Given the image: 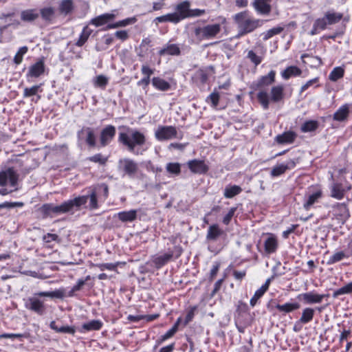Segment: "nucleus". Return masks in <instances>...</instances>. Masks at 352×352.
I'll return each instance as SVG.
<instances>
[{
    "mask_svg": "<svg viewBox=\"0 0 352 352\" xmlns=\"http://www.w3.org/2000/svg\"><path fill=\"white\" fill-rule=\"evenodd\" d=\"M89 199V208L96 209L98 208V201L96 192H93L90 195H82L69 199L59 206L53 204H45L43 208L45 211L56 214H63L73 210H78L85 206Z\"/></svg>",
    "mask_w": 352,
    "mask_h": 352,
    "instance_id": "f257e3e1",
    "label": "nucleus"
},
{
    "mask_svg": "<svg viewBox=\"0 0 352 352\" xmlns=\"http://www.w3.org/2000/svg\"><path fill=\"white\" fill-rule=\"evenodd\" d=\"M124 131L120 132L118 135V142L127 148L129 151L135 154H142L147 149L144 148L146 138L145 135L140 131L124 127Z\"/></svg>",
    "mask_w": 352,
    "mask_h": 352,
    "instance_id": "f03ea898",
    "label": "nucleus"
},
{
    "mask_svg": "<svg viewBox=\"0 0 352 352\" xmlns=\"http://www.w3.org/2000/svg\"><path fill=\"white\" fill-rule=\"evenodd\" d=\"M40 297H49L51 298H63L65 297V289L60 288L52 292H39L35 293L33 296L28 298L25 302V307L38 315H43L46 307L44 301Z\"/></svg>",
    "mask_w": 352,
    "mask_h": 352,
    "instance_id": "7ed1b4c3",
    "label": "nucleus"
},
{
    "mask_svg": "<svg viewBox=\"0 0 352 352\" xmlns=\"http://www.w3.org/2000/svg\"><path fill=\"white\" fill-rule=\"evenodd\" d=\"M234 19L239 29V36L249 34L263 24V20L251 17L247 12L235 14Z\"/></svg>",
    "mask_w": 352,
    "mask_h": 352,
    "instance_id": "20e7f679",
    "label": "nucleus"
},
{
    "mask_svg": "<svg viewBox=\"0 0 352 352\" xmlns=\"http://www.w3.org/2000/svg\"><path fill=\"white\" fill-rule=\"evenodd\" d=\"M226 19L223 16L218 18V22L213 24H208L203 27L195 28L194 34L198 41L213 39L221 31L223 25L226 24Z\"/></svg>",
    "mask_w": 352,
    "mask_h": 352,
    "instance_id": "39448f33",
    "label": "nucleus"
},
{
    "mask_svg": "<svg viewBox=\"0 0 352 352\" xmlns=\"http://www.w3.org/2000/svg\"><path fill=\"white\" fill-rule=\"evenodd\" d=\"M284 98V86L278 85L272 87L270 94L265 89L258 91L257 98L264 109H267L270 102L277 103Z\"/></svg>",
    "mask_w": 352,
    "mask_h": 352,
    "instance_id": "423d86ee",
    "label": "nucleus"
},
{
    "mask_svg": "<svg viewBox=\"0 0 352 352\" xmlns=\"http://www.w3.org/2000/svg\"><path fill=\"white\" fill-rule=\"evenodd\" d=\"M19 175L12 168L0 172V186H8L10 189H0V195H6L18 190Z\"/></svg>",
    "mask_w": 352,
    "mask_h": 352,
    "instance_id": "0eeeda50",
    "label": "nucleus"
},
{
    "mask_svg": "<svg viewBox=\"0 0 352 352\" xmlns=\"http://www.w3.org/2000/svg\"><path fill=\"white\" fill-rule=\"evenodd\" d=\"M182 252L183 250L181 246L175 245L172 250H168V251L166 253L160 255L153 256L151 261L157 268H160L166 265L172 258H178L181 256Z\"/></svg>",
    "mask_w": 352,
    "mask_h": 352,
    "instance_id": "6e6552de",
    "label": "nucleus"
},
{
    "mask_svg": "<svg viewBox=\"0 0 352 352\" xmlns=\"http://www.w3.org/2000/svg\"><path fill=\"white\" fill-rule=\"evenodd\" d=\"M118 167L120 171L130 178H134L138 171V164L129 158L120 159Z\"/></svg>",
    "mask_w": 352,
    "mask_h": 352,
    "instance_id": "1a4fd4ad",
    "label": "nucleus"
},
{
    "mask_svg": "<svg viewBox=\"0 0 352 352\" xmlns=\"http://www.w3.org/2000/svg\"><path fill=\"white\" fill-rule=\"evenodd\" d=\"M177 129L173 126H159L155 131V137L158 141H165L178 138ZM182 138V136L179 137Z\"/></svg>",
    "mask_w": 352,
    "mask_h": 352,
    "instance_id": "9d476101",
    "label": "nucleus"
},
{
    "mask_svg": "<svg viewBox=\"0 0 352 352\" xmlns=\"http://www.w3.org/2000/svg\"><path fill=\"white\" fill-rule=\"evenodd\" d=\"M322 190L319 187L313 188L310 190L307 196V199L303 204V207L306 210H309L311 207L318 201L322 197Z\"/></svg>",
    "mask_w": 352,
    "mask_h": 352,
    "instance_id": "9b49d317",
    "label": "nucleus"
},
{
    "mask_svg": "<svg viewBox=\"0 0 352 352\" xmlns=\"http://www.w3.org/2000/svg\"><path fill=\"white\" fill-rule=\"evenodd\" d=\"M296 165L294 160H289L286 162H283L274 166L270 172V175L272 177H276L284 174L287 170L294 168Z\"/></svg>",
    "mask_w": 352,
    "mask_h": 352,
    "instance_id": "f8f14e48",
    "label": "nucleus"
},
{
    "mask_svg": "<svg viewBox=\"0 0 352 352\" xmlns=\"http://www.w3.org/2000/svg\"><path fill=\"white\" fill-rule=\"evenodd\" d=\"M187 166L190 170L195 174L203 175L206 173L208 170V166L204 160H192L187 162Z\"/></svg>",
    "mask_w": 352,
    "mask_h": 352,
    "instance_id": "ddd939ff",
    "label": "nucleus"
},
{
    "mask_svg": "<svg viewBox=\"0 0 352 352\" xmlns=\"http://www.w3.org/2000/svg\"><path fill=\"white\" fill-rule=\"evenodd\" d=\"M79 140H85L87 144L94 147L96 146V135L94 130L90 127H84L77 133Z\"/></svg>",
    "mask_w": 352,
    "mask_h": 352,
    "instance_id": "4468645a",
    "label": "nucleus"
},
{
    "mask_svg": "<svg viewBox=\"0 0 352 352\" xmlns=\"http://www.w3.org/2000/svg\"><path fill=\"white\" fill-rule=\"evenodd\" d=\"M116 127L113 125L106 126L100 133V141L102 146L108 145L116 135Z\"/></svg>",
    "mask_w": 352,
    "mask_h": 352,
    "instance_id": "2eb2a0df",
    "label": "nucleus"
},
{
    "mask_svg": "<svg viewBox=\"0 0 352 352\" xmlns=\"http://www.w3.org/2000/svg\"><path fill=\"white\" fill-rule=\"evenodd\" d=\"M332 213L336 219L346 221L350 217L347 206L344 203H337L332 206Z\"/></svg>",
    "mask_w": 352,
    "mask_h": 352,
    "instance_id": "dca6fc26",
    "label": "nucleus"
},
{
    "mask_svg": "<svg viewBox=\"0 0 352 352\" xmlns=\"http://www.w3.org/2000/svg\"><path fill=\"white\" fill-rule=\"evenodd\" d=\"M190 3L188 1H184L177 5L175 12H173L176 15L178 23L184 19L189 18L190 14Z\"/></svg>",
    "mask_w": 352,
    "mask_h": 352,
    "instance_id": "f3484780",
    "label": "nucleus"
},
{
    "mask_svg": "<svg viewBox=\"0 0 352 352\" xmlns=\"http://www.w3.org/2000/svg\"><path fill=\"white\" fill-rule=\"evenodd\" d=\"M44 72V61L43 60H39L29 67L26 76L27 78H36L43 75Z\"/></svg>",
    "mask_w": 352,
    "mask_h": 352,
    "instance_id": "a211bd4d",
    "label": "nucleus"
},
{
    "mask_svg": "<svg viewBox=\"0 0 352 352\" xmlns=\"http://www.w3.org/2000/svg\"><path fill=\"white\" fill-rule=\"evenodd\" d=\"M298 298L302 299L305 304L312 305L320 303L323 300V296L311 291L299 294Z\"/></svg>",
    "mask_w": 352,
    "mask_h": 352,
    "instance_id": "6ab92c4d",
    "label": "nucleus"
},
{
    "mask_svg": "<svg viewBox=\"0 0 352 352\" xmlns=\"http://www.w3.org/2000/svg\"><path fill=\"white\" fill-rule=\"evenodd\" d=\"M275 76L276 72L271 70L267 75L261 76L256 82H255L254 85L256 88L258 89L259 91L264 89L263 87L270 86L275 81Z\"/></svg>",
    "mask_w": 352,
    "mask_h": 352,
    "instance_id": "aec40b11",
    "label": "nucleus"
},
{
    "mask_svg": "<svg viewBox=\"0 0 352 352\" xmlns=\"http://www.w3.org/2000/svg\"><path fill=\"white\" fill-rule=\"evenodd\" d=\"M223 234V230L217 224H212L208 227L206 239L208 242H215Z\"/></svg>",
    "mask_w": 352,
    "mask_h": 352,
    "instance_id": "412c9836",
    "label": "nucleus"
},
{
    "mask_svg": "<svg viewBox=\"0 0 352 352\" xmlns=\"http://www.w3.org/2000/svg\"><path fill=\"white\" fill-rule=\"evenodd\" d=\"M116 10L113 11L111 13H105L101 15H99L91 19V23L94 25L96 27H99L103 25L107 24L108 22L113 21L116 16V14L115 13Z\"/></svg>",
    "mask_w": 352,
    "mask_h": 352,
    "instance_id": "4be33fe9",
    "label": "nucleus"
},
{
    "mask_svg": "<svg viewBox=\"0 0 352 352\" xmlns=\"http://www.w3.org/2000/svg\"><path fill=\"white\" fill-rule=\"evenodd\" d=\"M272 0H254L252 6L256 11L261 14H268L271 11L270 3Z\"/></svg>",
    "mask_w": 352,
    "mask_h": 352,
    "instance_id": "5701e85b",
    "label": "nucleus"
},
{
    "mask_svg": "<svg viewBox=\"0 0 352 352\" xmlns=\"http://www.w3.org/2000/svg\"><path fill=\"white\" fill-rule=\"evenodd\" d=\"M331 197L338 200H341L344 198L345 194V188L342 184L338 182H333L330 186Z\"/></svg>",
    "mask_w": 352,
    "mask_h": 352,
    "instance_id": "b1692460",
    "label": "nucleus"
},
{
    "mask_svg": "<svg viewBox=\"0 0 352 352\" xmlns=\"http://www.w3.org/2000/svg\"><path fill=\"white\" fill-rule=\"evenodd\" d=\"M296 134L294 131H286L282 134L278 135L275 138V140L280 144H292L294 142Z\"/></svg>",
    "mask_w": 352,
    "mask_h": 352,
    "instance_id": "393cba45",
    "label": "nucleus"
},
{
    "mask_svg": "<svg viewBox=\"0 0 352 352\" xmlns=\"http://www.w3.org/2000/svg\"><path fill=\"white\" fill-rule=\"evenodd\" d=\"M39 17V12L37 9H27L21 11V19L23 22L32 23Z\"/></svg>",
    "mask_w": 352,
    "mask_h": 352,
    "instance_id": "a878e982",
    "label": "nucleus"
},
{
    "mask_svg": "<svg viewBox=\"0 0 352 352\" xmlns=\"http://www.w3.org/2000/svg\"><path fill=\"white\" fill-rule=\"evenodd\" d=\"M181 53L180 48L177 44H166L159 51L160 56L170 55L179 56Z\"/></svg>",
    "mask_w": 352,
    "mask_h": 352,
    "instance_id": "bb28decb",
    "label": "nucleus"
},
{
    "mask_svg": "<svg viewBox=\"0 0 352 352\" xmlns=\"http://www.w3.org/2000/svg\"><path fill=\"white\" fill-rule=\"evenodd\" d=\"M350 107V104H344L340 107L333 114V120L339 122L346 120L349 113Z\"/></svg>",
    "mask_w": 352,
    "mask_h": 352,
    "instance_id": "cd10ccee",
    "label": "nucleus"
},
{
    "mask_svg": "<svg viewBox=\"0 0 352 352\" xmlns=\"http://www.w3.org/2000/svg\"><path fill=\"white\" fill-rule=\"evenodd\" d=\"M151 82L153 86L159 91H166L170 89V84L160 77H153Z\"/></svg>",
    "mask_w": 352,
    "mask_h": 352,
    "instance_id": "c85d7f7f",
    "label": "nucleus"
},
{
    "mask_svg": "<svg viewBox=\"0 0 352 352\" xmlns=\"http://www.w3.org/2000/svg\"><path fill=\"white\" fill-rule=\"evenodd\" d=\"M265 250L267 253L271 254L276 251L278 247L277 239L275 236L270 234L264 243Z\"/></svg>",
    "mask_w": 352,
    "mask_h": 352,
    "instance_id": "c756f323",
    "label": "nucleus"
},
{
    "mask_svg": "<svg viewBox=\"0 0 352 352\" xmlns=\"http://www.w3.org/2000/svg\"><path fill=\"white\" fill-rule=\"evenodd\" d=\"M137 210H130L128 211H122L117 214L118 218L122 222H131L137 217Z\"/></svg>",
    "mask_w": 352,
    "mask_h": 352,
    "instance_id": "7c9ffc66",
    "label": "nucleus"
},
{
    "mask_svg": "<svg viewBox=\"0 0 352 352\" xmlns=\"http://www.w3.org/2000/svg\"><path fill=\"white\" fill-rule=\"evenodd\" d=\"M280 312L283 314L290 313L300 308L298 302H286L283 305L277 304L275 306Z\"/></svg>",
    "mask_w": 352,
    "mask_h": 352,
    "instance_id": "2f4dec72",
    "label": "nucleus"
},
{
    "mask_svg": "<svg viewBox=\"0 0 352 352\" xmlns=\"http://www.w3.org/2000/svg\"><path fill=\"white\" fill-rule=\"evenodd\" d=\"M302 74V71L296 66L287 67L281 72V76L283 79L287 80L293 76H299Z\"/></svg>",
    "mask_w": 352,
    "mask_h": 352,
    "instance_id": "473e14b6",
    "label": "nucleus"
},
{
    "mask_svg": "<svg viewBox=\"0 0 352 352\" xmlns=\"http://www.w3.org/2000/svg\"><path fill=\"white\" fill-rule=\"evenodd\" d=\"M324 16L329 25H333L338 23L342 19L343 14L334 12L333 10H329L324 14Z\"/></svg>",
    "mask_w": 352,
    "mask_h": 352,
    "instance_id": "72a5a7b5",
    "label": "nucleus"
},
{
    "mask_svg": "<svg viewBox=\"0 0 352 352\" xmlns=\"http://www.w3.org/2000/svg\"><path fill=\"white\" fill-rule=\"evenodd\" d=\"M137 21L136 17H129L125 19H123L122 21H119L118 22H116L114 23L109 24L106 28L105 30H109V29H115L120 27H126L129 25L134 24Z\"/></svg>",
    "mask_w": 352,
    "mask_h": 352,
    "instance_id": "f704fd0d",
    "label": "nucleus"
},
{
    "mask_svg": "<svg viewBox=\"0 0 352 352\" xmlns=\"http://www.w3.org/2000/svg\"><path fill=\"white\" fill-rule=\"evenodd\" d=\"M315 310L311 307H306L302 309V314L299 318V322L303 324L310 322L314 316Z\"/></svg>",
    "mask_w": 352,
    "mask_h": 352,
    "instance_id": "c9c22d12",
    "label": "nucleus"
},
{
    "mask_svg": "<svg viewBox=\"0 0 352 352\" xmlns=\"http://www.w3.org/2000/svg\"><path fill=\"white\" fill-rule=\"evenodd\" d=\"M242 192V188L237 185H228L226 186L223 192V195L227 199H231L234 196L240 194Z\"/></svg>",
    "mask_w": 352,
    "mask_h": 352,
    "instance_id": "e433bc0d",
    "label": "nucleus"
},
{
    "mask_svg": "<svg viewBox=\"0 0 352 352\" xmlns=\"http://www.w3.org/2000/svg\"><path fill=\"white\" fill-rule=\"evenodd\" d=\"M91 33L92 30L90 28L87 26L84 27L75 45L78 47H82L87 42Z\"/></svg>",
    "mask_w": 352,
    "mask_h": 352,
    "instance_id": "4c0bfd02",
    "label": "nucleus"
},
{
    "mask_svg": "<svg viewBox=\"0 0 352 352\" xmlns=\"http://www.w3.org/2000/svg\"><path fill=\"white\" fill-rule=\"evenodd\" d=\"M102 327V322L99 320H93L84 323L82 325V329L85 331L100 330Z\"/></svg>",
    "mask_w": 352,
    "mask_h": 352,
    "instance_id": "58836bf2",
    "label": "nucleus"
},
{
    "mask_svg": "<svg viewBox=\"0 0 352 352\" xmlns=\"http://www.w3.org/2000/svg\"><path fill=\"white\" fill-rule=\"evenodd\" d=\"M319 126L316 120H307L301 126L300 130L303 133L312 132L316 131Z\"/></svg>",
    "mask_w": 352,
    "mask_h": 352,
    "instance_id": "ea45409f",
    "label": "nucleus"
},
{
    "mask_svg": "<svg viewBox=\"0 0 352 352\" xmlns=\"http://www.w3.org/2000/svg\"><path fill=\"white\" fill-rule=\"evenodd\" d=\"M344 74V69L341 67H335L329 74V78L333 82L342 78Z\"/></svg>",
    "mask_w": 352,
    "mask_h": 352,
    "instance_id": "a19ab883",
    "label": "nucleus"
},
{
    "mask_svg": "<svg viewBox=\"0 0 352 352\" xmlns=\"http://www.w3.org/2000/svg\"><path fill=\"white\" fill-rule=\"evenodd\" d=\"M156 23H166L170 22L173 23H177L178 21L176 18V15L173 13H168L165 15L157 16L154 20Z\"/></svg>",
    "mask_w": 352,
    "mask_h": 352,
    "instance_id": "79ce46f5",
    "label": "nucleus"
},
{
    "mask_svg": "<svg viewBox=\"0 0 352 352\" xmlns=\"http://www.w3.org/2000/svg\"><path fill=\"white\" fill-rule=\"evenodd\" d=\"M74 8L72 0H62L59 6V10L61 13L67 14L72 12Z\"/></svg>",
    "mask_w": 352,
    "mask_h": 352,
    "instance_id": "37998d69",
    "label": "nucleus"
},
{
    "mask_svg": "<svg viewBox=\"0 0 352 352\" xmlns=\"http://www.w3.org/2000/svg\"><path fill=\"white\" fill-rule=\"evenodd\" d=\"M166 171L174 175H179L181 173V164L178 162H170L166 166Z\"/></svg>",
    "mask_w": 352,
    "mask_h": 352,
    "instance_id": "c03bdc74",
    "label": "nucleus"
},
{
    "mask_svg": "<svg viewBox=\"0 0 352 352\" xmlns=\"http://www.w3.org/2000/svg\"><path fill=\"white\" fill-rule=\"evenodd\" d=\"M351 293H352V281L334 291L333 293V297L337 298L340 295L348 294Z\"/></svg>",
    "mask_w": 352,
    "mask_h": 352,
    "instance_id": "a18cd8bd",
    "label": "nucleus"
},
{
    "mask_svg": "<svg viewBox=\"0 0 352 352\" xmlns=\"http://www.w3.org/2000/svg\"><path fill=\"white\" fill-rule=\"evenodd\" d=\"M283 30V28L282 27H275L263 32L261 36L263 37V41H267L272 36L280 34Z\"/></svg>",
    "mask_w": 352,
    "mask_h": 352,
    "instance_id": "49530a36",
    "label": "nucleus"
},
{
    "mask_svg": "<svg viewBox=\"0 0 352 352\" xmlns=\"http://www.w3.org/2000/svg\"><path fill=\"white\" fill-rule=\"evenodd\" d=\"M208 78V72L204 69H198L194 74L193 78L195 80L204 83Z\"/></svg>",
    "mask_w": 352,
    "mask_h": 352,
    "instance_id": "de8ad7c7",
    "label": "nucleus"
},
{
    "mask_svg": "<svg viewBox=\"0 0 352 352\" xmlns=\"http://www.w3.org/2000/svg\"><path fill=\"white\" fill-rule=\"evenodd\" d=\"M109 82V78L104 75H98L94 80L95 87L104 89Z\"/></svg>",
    "mask_w": 352,
    "mask_h": 352,
    "instance_id": "09e8293b",
    "label": "nucleus"
},
{
    "mask_svg": "<svg viewBox=\"0 0 352 352\" xmlns=\"http://www.w3.org/2000/svg\"><path fill=\"white\" fill-rule=\"evenodd\" d=\"M40 14L44 20L50 21L54 14V9L52 7L43 8L40 10L39 15Z\"/></svg>",
    "mask_w": 352,
    "mask_h": 352,
    "instance_id": "8fccbe9b",
    "label": "nucleus"
},
{
    "mask_svg": "<svg viewBox=\"0 0 352 352\" xmlns=\"http://www.w3.org/2000/svg\"><path fill=\"white\" fill-rule=\"evenodd\" d=\"M320 86L319 85V78L316 77L313 79L308 80L305 84H304L301 87L300 92L302 93L303 91L307 90L311 87L316 88Z\"/></svg>",
    "mask_w": 352,
    "mask_h": 352,
    "instance_id": "3c124183",
    "label": "nucleus"
},
{
    "mask_svg": "<svg viewBox=\"0 0 352 352\" xmlns=\"http://www.w3.org/2000/svg\"><path fill=\"white\" fill-rule=\"evenodd\" d=\"M28 48L26 46L21 47L19 49L13 59V61L16 65L21 63L23 56L28 52Z\"/></svg>",
    "mask_w": 352,
    "mask_h": 352,
    "instance_id": "603ef678",
    "label": "nucleus"
},
{
    "mask_svg": "<svg viewBox=\"0 0 352 352\" xmlns=\"http://www.w3.org/2000/svg\"><path fill=\"white\" fill-rule=\"evenodd\" d=\"M345 257H346V255H345L344 252L342 251L335 252L328 259L327 264L328 265L334 264L337 262L342 261Z\"/></svg>",
    "mask_w": 352,
    "mask_h": 352,
    "instance_id": "864d4df0",
    "label": "nucleus"
},
{
    "mask_svg": "<svg viewBox=\"0 0 352 352\" xmlns=\"http://www.w3.org/2000/svg\"><path fill=\"white\" fill-rule=\"evenodd\" d=\"M41 85H34L31 87H26L23 90V97L28 98L32 96H35L40 90Z\"/></svg>",
    "mask_w": 352,
    "mask_h": 352,
    "instance_id": "5fc2aeb1",
    "label": "nucleus"
},
{
    "mask_svg": "<svg viewBox=\"0 0 352 352\" xmlns=\"http://www.w3.org/2000/svg\"><path fill=\"white\" fill-rule=\"evenodd\" d=\"M247 57L256 66L259 65L263 60L262 57L260 56H258L253 50H250L248 52Z\"/></svg>",
    "mask_w": 352,
    "mask_h": 352,
    "instance_id": "6e6d98bb",
    "label": "nucleus"
},
{
    "mask_svg": "<svg viewBox=\"0 0 352 352\" xmlns=\"http://www.w3.org/2000/svg\"><path fill=\"white\" fill-rule=\"evenodd\" d=\"M266 292L265 290L263 289V288H259L258 289L254 296L252 297V298L250 299V304L252 307H254L256 305V304L257 303L258 299L262 297L263 296V294L265 293Z\"/></svg>",
    "mask_w": 352,
    "mask_h": 352,
    "instance_id": "4d7b16f0",
    "label": "nucleus"
},
{
    "mask_svg": "<svg viewBox=\"0 0 352 352\" xmlns=\"http://www.w3.org/2000/svg\"><path fill=\"white\" fill-rule=\"evenodd\" d=\"M87 160L103 165L107 162V158L104 157L101 153H98L93 156L89 157Z\"/></svg>",
    "mask_w": 352,
    "mask_h": 352,
    "instance_id": "13d9d810",
    "label": "nucleus"
},
{
    "mask_svg": "<svg viewBox=\"0 0 352 352\" xmlns=\"http://www.w3.org/2000/svg\"><path fill=\"white\" fill-rule=\"evenodd\" d=\"M206 101H207V102H210L211 105L213 107H216L218 105L219 101V93H217V92H212L211 94H210L208 96V98L206 99Z\"/></svg>",
    "mask_w": 352,
    "mask_h": 352,
    "instance_id": "bf43d9fd",
    "label": "nucleus"
},
{
    "mask_svg": "<svg viewBox=\"0 0 352 352\" xmlns=\"http://www.w3.org/2000/svg\"><path fill=\"white\" fill-rule=\"evenodd\" d=\"M118 263H99L96 264L95 266L98 267L101 271H104L105 270H116L118 267Z\"/></svg>",
    "mask_w": 352,
    "mask_h": 352,
    "instance_id": "052dcab7",
    "label": "nucleus"
},
{
    "mask_svg": "<svg viewBox=\"0 0 352 352\" xmlns=\"http://www.w3.org/2000/svg\"><path fill=\"white\" fill-rule=\"evenodd\" d=\"M236 211V207H232V208H230L228 213L223 218V221H222L223 223L226 226L228 225L230 223Z\"/></svg>",
    "mask_w": 352,
    "mask_h": 352,
    "instance_id": "680f3d73",
    "label": "nucleus"
},
{
    "mask_svg": "<svg viewBox=\"0 0 352 352\" xmlns=\"http://www.w3.org/2000/svg\"><path fill=\"white\" fill-rule=\"evenodd\" d=\"M197 309V306L191 307L189 309V310L188 311L187 314L186 316L184 322V326L187 325L192 320V318L195 316V314Z\"/></svg>",
    "mask_w": 352,
    "mask_h": 352,
    "instance_id": "e2e57ef3",
    "label": "nucleus"
},
{
    "mask_svg": "<svg viewBox=\"0 0 352 352\" xmlns=\"http://www.w3.org/2000/svg\"><path fill=\"white\" fill-rule=\"evenodd\" d=\"M314 24L316 25V28H318L320 31L325 30L327 26L329 25L327 21L325 20L324 16L316 19Z\"/></svg>",
    "mask_w": 352,
    "mask_h": 352,
    "instance_id": "0e129e2a",
    "label": "nucleus"
},
{
    "mask_svg": "<svg viewBox=\"0 0 352 352\" xmlns=\"http://www.w3.org/2000/svg\"><path fill=\"white\" fill-rule=\"evenodd\" d=\"M58 333H64L69 334H74L76 332L75 328L70 326H61L58 327Z\"/></svg>",
    "mask_w": 352,
    "mask_h": 352,
    "instance_id": "69168bd1",
    "label": "nucleus"
},
{
    "mask_svg": "<svg viewBox=\"0 0 352 352\" xmlns=\"http://www.w3.org/2000/svg\"><path fill=\"white\" fill-rule=\"evenodd\" d=\"M58 333H64L69 334H74L76 332L75 328L70 326H61L58 327Z\"/></svg>",
    "mask_w": 352,
    "mask_h": 352,
    "instance_id": "338daca9",
    "label": "nucleus"
},
{
    "mask_svg": "<svg viewBox=\"0 0 352 352\" xmlns=\"http://www.w3.org/2000/svg\"><path fill=\"white\" fill-rule=\"evenodd\" d=\"M115 36H116V38L122 41H126L129 38V34L126 30L117 31L115 33Z\"/></svg>",
    "mask_w": 352,
    "mask_h": 352,
    "instance_id": "774afa93",
    "label": "nucleus"
}]
</instances>
